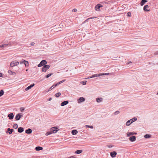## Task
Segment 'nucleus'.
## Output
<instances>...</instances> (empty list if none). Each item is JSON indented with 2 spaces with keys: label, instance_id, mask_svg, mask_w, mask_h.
I'll return each instance as SVG.
<instances>
[{
  "label": "nucleus",
  "instance_id": "20e7f679",
  "mask_svg": "<svg viewBox=\"0 0 158 158\" xmlns=\"http://www.w3.org/2000/svg\"><path fill=\"white\" fill-rule=\"evenodd\" d=\"M58 128L57 127H53L51 128L50 131L52 133H55L58 131Z\"/></svg>",
  "mask_w": 158,
  "mask_h": 158
},
{
  "label": "nucleus",
  "instance_id": "a19ab883",
  "mask_svg": "<svg viewBox=\"0 0 158 158\" xmlns=\"http://www.w3.org/2000/svg\"><path fill=\"white\" fill-rule=\"evenodd\" d=\"M65 79H64V80H63L60 81L59 82H60V84H61L63 82H64L65 81Z\"/></svg>",
  "mask_w": 158,
  "mask_h": 158
},
{
  "label": "nucleus",
  "instance_id": "39448f33",
  "mask_svg": "<svg viewBox=\"0 0 158 158\" xmlns=\"http://www.w3.org/2000/svg\"><path fill=\"white\" fill-rule=\"evenodd\" d=\"M19 64V62L16 61V60L12 62L10 64V66L11 67H13L15 66H16Z\"/></svg>",
  "mask_w": 158,
  "mask_h": 158
},
{
  "label": "nucleus",
  "instance_id": "ea45409f",
  "mask_svg": "<svg viewBox=\"0 0 158 158\" xmlns=\"http://www.w3.org/2000/svg\"><path fill=\"white\" fill-rule=\"evenodd\" d=\"M8 73L10 75H11V74L12 73V72L11 71V70H8Z\"/></svg>",
  "mask_w": 158,
  "mask_h": 158
},
{
  "label": "nucleus",
  "instance_id": "2eb2a0df",
  "mask_svg": "<svg viewBox=\"0 0 158 158\" xmlns=\"http://www.w3.org/2000/svg\"><path fill=\"white\" fill-rule=\"evenodd\" d=\"M129 140L131 142H134L136 140V137L134 136H132L130 137Z\"/></svg>",
  "mask_w": 158,
  "mask_h": 158
},
{
  "label": "nucleus",
  "instance_id": "4be33fe9",
  "mask_svg": "<svg viewBox=\"0 0 158 158\" xmlns=\"http://www.w3.org/2000/svg\"><path fill=\"white\" fill-rule=\"evenodd\" d=\"M78 132L76 130H73L72 131L71 133L73 135H76Z\"/></svg>",
  "mask_w": 158,
  "mask_h": 158
},
{
  "label": "nucleus",
  "instance_id": "9b49d317",
  "mask_svg": "<svg viewBox=\"0 0 158 158\" xmlns=\"http://www.w3.org/2000/svg\"><path fill=\"white\" fill-rule=\"evenodd\" d=\"M101 74H100V73L98 74H94L92 75V76L89 77L88 78H91L95 77H100L101 76Z\"/></svg>",
  "mask_w": 158,
  "mask_h": 158
},
{
  "label": "nucleus",
  "instance_id": "c85d7f7f",
  "mask_svg": "<svg viewBox=\"0 0 158 158\" xmlns=\"http://www.w3.org/2000/svg\"><path fill=\"white\" fill-rule=\"evenodd\" d=\"M61 94L59 92L55 94V96L56 98H58L60 95Z\"/></svg>",
  "mask_w": 158,
  "mask_h": 158
},
{
  "label": "nucleus",
  "instance_id": "c9c22d12",
  "mask_svg": "<svg viewBox=\"0 0 158 158\" xmlns=\"http://www.w3.org/2000/svg\"><path fill=\"white\" fill-rule=\"evenodd\" d=\"M86 82H87L86 81H82L81 82V83L82 84H83V85H85L86 84Z\"/></svg>",
  "mask_w": 158,
  "mask_h": 158
},
{
  "label": "nucleus",
  "instance_id": "72a5a7b5",
  "mask_svg": "<svg viewBox=\"0 0 158 158\" xmlns=\"http://www.w3.org/2000/svg\"><path fill=\"white\" fill-rule=\"evenodd\" d=\"M120 112L119 111H116L115 112H114V115H116L119 113Z\"/></svg>",
  "mask_w": 158,
  "mask_h": 158
},
{
  "label": "nucleus",
  "instance_id": "0eeeda50",
  "mask_svg": "<svg viewBox=\"0 0 158 158\" xmlns=\"http://www.w3.org/2000/svg\"><path fill=\"white\" fill-rule=\"evenodd\" d=\"M102 5L100 4H98L96 5L95 7V10L97 11H99L100 10V7H102Z\"/></svg>",
  "mask_w": 158,
  "mask_h": 158
},
{
  "label": "nucleus",
  "instance_id": "393cba45",
  "mask_svg": "<svg viewBox=\"0 0 158 158\" xmlns=\"http://www.w3.org/2000/svg\"><path fill=\"white\" fill-rule=\"evenodd\" d=\"M24 64L25 65L26 67L28 66L29 63H28V61L25 60H24Z\"/></svg>",
  "mask_w": 158,
  "mask_h": 158
},
{
  "label": "nucleus",
  "instance_id": "6e6552de",
  "mask_svg": "<svg viewBox=\"0 0 158 158\" xmlns=\"http://www.w3.org/2000/svg\"><path fill=\"white\" fill-rule=\"evenodd\" d=\"M117 154V152L115 151H113L110 153V155L112 158L115 157L116 156Z\"/></svg>",
  "mask_w": 158,
  "mask_h": 158
},
{
  "label": "nucleus",
  "instance_id": "3c124183",
  "mask_svg": "<svg viewBox=\"0 0 158 158\" xmlns=\"http://www.w3.org/2000/svg\"><path fill=\"white\" fill-rule=\"evenodd\" d=\"M51 100H52V98H49L48 99V101H51Z\"/></svg>",
  "mask_w": 158,
  "mask_h": 158
},
{
  "label": "nucleus",
  "instance_id": "f704fd0d",
  "mask_svg": "<svg viewBox=\"0 0 158 158\" xmlns=\"http://www.w3.org/2000/svg\"><path fill=\"white\" fill-rule=\"evenodd\" d=\"M7 44H4L3 45H0V48L6 47L7 46Z\"/></svg>",
  "mask_w": 158,
  "mask_h": 158
},
{
  "label": "nucleus",
  "instance_id": "f8f14e48",
  "mask_svg": "<svg viewBox=\"0 0 158 158\" xmlns=\"http://www.w3.org/2000/svg\"><path fill=\"white\" fill-rule=\"evenodd\" d=\"M35 85L34 83H33L31 85H30L27 88L25 89V90L26 91H27L31 89Z\"/></svg>",
  "mask_w": 158,
  "mask_h": 158
},
{
  "label": "nucleus",
  "instance_id": "6e6d98bb",
  "mask_svg": "<svg viewBox=\"0 0 158 158\" xmlns=\"http://www.w3.org/2000/svg\"><path fill=\"white\" fill-rule=\"evenodd\" d=\"M157 94L158 95V92L157 93Z\"/></svg>",
  "mask_w": 158,
  "mask_h": 158
},
{
  "label": "nucleus",
  "instance_id": "ddd939ff",
  "mask_svg": "<svg viewBox=\"0 0 158 158\" xmlns=\"http://www.w3.org/2000/svg\"><path fill=\"white\" fill-rule=\"evenodd\" d=\"M137 134V133L133 132H127V136L129 137L131 135H136Z\"/></svg>",
  "mask_w": 158,
  "mask_h": 158
},
{
  "label": "nucleus",
  "instance_id": "4468645a",
  "mask_svg": "<svg viewBox=\"0 0 158 158\" xmlns=\"http://www.w3.org/2000/svg\"><path fill=\"white\" fill-rule=\"evenodd\" d=\"M149 7V6L148 5H146L144 6L143 8V10L145 11H149L150 10L148 9V8Z\"/></svg>",
  "mask_w": 158,
  "mask_h": 158
},
{
  "label": "nucleus",
  "instance_id": "58836bf2",
  "mask_svg": "<svg viewBox=\"0 0 158 158\" xmlns=\"http://www.w3.org/2000/svg\"><path fill=\"white\" fill-rule=\"evenodd\" d=\"M127 16L130 17L131 16V13L130 12H128L127 14Z\"/></svg>",
  "mask_w": 158,
  "mask_h": 158
},
{
  "label": "nucleus",
  "instance_id": "a878e982",
  "mask_svg": "<svg viewBox=\"0 0 158 158\" xmlns=\"http://www.w3.org/2000/svg\"><path fill=\"white\" fill-rule=\"evenodd\" d=\"M82 152V150H77L75 152V153L77 154L81 153Z\"/></svg>",
  "mask_w": 158,
  "mask_h": 158
},
{
  "label": "nucleus",
  "instance_id": "4c0bfd02",
  "mask_svg": "<svg viewBox=\"0 0 158 158\" xmlns=\"http://www.w3.org/2000/svg\"><path fill=\"white\" fill-rule=\"evenodd\" d=\"M106 146L108 147L109 148H111L113 146V145H107Z\"/></svg>",
  "mask_w": 158,
  "mask_h": 158
},
{
  "label": "nucleus",
  "instance_id": "e433bc0d",
  "mask_svg": "<svg viewBox=\"0 0 158 158\" xmlns=\"http://www.w3.org/2000/svg\"><path fill=\"white\" fill-rule=\"evenodd\" d=\"M20 110L21 112H23L24 110V108L23 107H21L20 108Z\"/></svg>",
  "mask_w": 158,
  "mask_h": 158
},
{
  "label": "nucleus",
  "instance_id": "a18cd8bd",
  "mask_svg": "<svg viewBox=\"0 0 158 158\" xmlns=\"http://www.w3.org/2000/svg\"><path fill=\"white\" fill-rule=\"evenodd\" d=\"M35 43L33 42H32L31 43V45H32V46H33L34 45Z\"/></svg>",
  "mask_w": 158,
  "mask_h": 158
},
{
  "label": "nucleus",
  "instance_id": "9d476101",
  "mask_svg": "<svg viewBox=\"0 0 158 158\" xmlns=\"http://www.w3.org/2000/svg\"><path fill=\"white\" fill-rule=\"evenodd\" d=\"M14 115L12 113H10L8 115L7 117H9L10 119L11 120L13 118Z\"/></svg>",
  "mask_w": 158,
  "mask_h": 158
},
{
  "label": "nucleus",
  "instance_id": "7c9ffc66",
  "mask_svg": "<svg viewBox=\"0 0 158 158\" xmlns=\"http://www.w3.org/2000/svg\"><path fill=\"white\" fill-rule=\"evenodd\" d=\"M53 74L52 73H49L48 74L46 75L45 76V77L47 78H48L50 77Z\"/></svg>",
  "mask_w": 158,
  "mask_h": 158
},
{
  "label": "nucleus",
  "instance_id": "c756f323",
  "mask_svg": "<svg viewBox=\"0 0 158 158\" xmlns=\"http://www.w3.org/2000/svg\"><path fill=\"white\" fill-rule=\"evenodd\" d=\"M13 127L15 129H16L18 127V125L17 124L15 123L13 125Z\"/></svg>",
  "mask_w": 158,
  "mask_h": 158
},
{
  "label": "nucleus",
  "instance_id": "423d86ee",
  "mask_svg": "<svg viewBox=\"0 0 158 158\" xmlns=\"http://www.w3.org/2000/svg\"><path fill=\"white\" fill-rule=\"evenodd\" d=\"M23 114L22 113H19L16 115L15 118L16 120H19L23 116Z\"/></svg>",
  "mask_w": 158,
  "mask_h": 158
},
{
  "label": "nucleus",
  "instance_id": "79ce46f5",
  "mask_svg": "<svg viewBox=\"0 0 158 158\" xmlns=\"http://www.w3.org/2000/svg\"><path fill=\"white\" fill-rule=\"evenodd\" d=\"M60 82H58L57 84H56L55 85V86H57L58 85L60 84Z\"/></svg>",
  "mask_w": 158,
  "mask_h": 158
},
{
  "label": "nucleus",
  "instance_id": "864d4df0",
  "mask_svg": "<svg viewBox=\"0 0 158 158\" xmlns=\"http://www.w3.org/2000/svg\"><path fill=\"white\" fill-rule=\"evenodd\" d=\"M132 63V62H131V61H130L128 62L127 63V64H129L130 63Z\"/></svg>",
  "mask_w": 158,
  "mask_h": 158
},
{
  "label": "nucleus",
  "instance_id": "bb28decb",
  "mask_svg": "<svg viewBox=\"0 0 158 158\" xmlns=\"http://www.w3.org/2000/svg\"><path fill=\"white\" fill-rule=\"evenodd\" d=\"M55 87V85H53L49 88V89L48 90V91H47V92H48L50 91L52 89Z\"/></svg>",
  "mask_w": 158,
  "mask_h": 158
},
{
  "label": "nucleus",
  "instance_id": "de8ad7c7",
  "mask_svg": "<svg viewBox=\"0 0 158 158\" xmlns=\"http://www.w3.org/2000/svg\"><path fill=\"white\" fill-rule=\"evenodd\" d=\"M16 74V73L14 72H13L12 74H11V75H15Z\"/></svg>",
  "mask_w": 158,
  "mask_h": 158
},
{
  "label": "nucleus",
  "instance_id": "7ed1b4c3",
  "mask_svg": "<svg viewBox=\"0 0 158 158\" xmlns=\"http://www.w3.org/2000/svg\"><path fill=\"white\" fill-rule=\"evenodd\" d=\"M50 66L48 65H45L42 68V71L43 72H45L47 70L49 69Z\"/></svg>",
  "mask_w": 158,
  "mask_h": 158
},
{
  "label": "nucleus",
  "instance_id": "2f4dec72",
  "mask_svg": "<svg viewBox=\"0 0 158 158\" xmlns=\"http://www.w3.org/2000/svg\"><path fill=\"white\" fill-rule=\"evenodd\" d=\"M85 127H87L93 129V126H89V125H85Z\"/></svg>",
  "mask_w": 158,
  "mask_h": 158
},
{
  "label": "nucleus",
  "instance_id": "cd10ccee",
  "mask_svg": "<svg viewBox=\"0 0 158 158\" xmlns=\"http://www.w3.org/2000/svg\"><path fill=\"white\" fill-rule=\"evenodd\" d=\"M4 92L3 90H1L0 91V97L2 96L4 94Z\"/></svg>",
  "mask_w": 158,
  "mask_h": 158
},
{
  "label": "nucleus",
  "instance_id": "603ef678",
  "mask_svg": "<svg viewBox=\"0 0 158 158\" xmlns=\"http://www.w3.org/2000/svg\"><path fill=\"white\" fill-rule=\"evenodd\" d=\"M0 77H2V74L1 73H0Z\"/></svg>",
  "mask_w": 158,
  "mask_h": 158
},
{
  "label": "nucleus",
  "instance_id": "a211bd4d",
  "mask_svg": "<svg viewBox=\"0 0 158 158\" xmlns=\"http://www.w3.org/2000/svg\"><path fill=\"white\" fill-rule=\"evenodd\" d=\"M32 132V131L30 128H28L25 131V132L27 134H30Z\"/></svg>",
  "mask_w": 158,
  "mask_h": 158
},
{
  "label": "nucleus",
  "instance_id": "f257e3e1",
  "mask_svg": "<svg viewBox=\"0 0 158 158\" xmlns=\"http://www.w3.org/2000/svg\"><path fill=\"white\" fill-rule=\"evenodd\" d=\"M137 120V118H136L134 117L132 118L127 121L126 123V124L127 126H129L132 123L136 121Z\"/></svg>",
  "mask_w": 158,
  "mask_h": 158
},
{
  "label": "nucleus",
  "instance_id": "5fc2aeb1",
  "mask_svg": "<svg viewBox=\"0 0 158 158\" xmlns=\"http://www.w3.org/2000/svg\"><path fill=\"white\" fill-rule=\"evenodd\" d=\"M90 18H89L88 19H89ZM88 20V19H86L85 21L83 23H85V22L87 21Z\"/></svg>",
  "mask_w": 158,
  "mask_h": 158
},
{
  "label": "nucleus",
  "instance_id": "c03bdc74",
  "mask_svg": "<svg viewBox=\"0 0 158 158\" xmlns=\"http://www.w3.org/2000/svg\"><path fill=\"white\" fill-rule=\"evenodd\" d=\"M77 11V10L76 9H73L72 10V11L73 12H75L76 11Z\"/></svg>",
  "mask_w": 158,
  "mask_h": 158
},
{
  "label": "nucleus",
  "instance_id": "412c9836",
  "mask_svg": "<svg viewBox=\"0 0 158 158\" xmlns=\"http://www.w3.org/2000/svg\"><path fill=\"white\" fill-rule=\"evenodd\" d=\"M147 1L146 0H142L140 3V4L141 6H143V5H144L145 3L147 2Z\"/></svg>",
  "mask_w": 158,
  "mask_h": 158
},
{
  "label": "nucleus",
  "instance_id": "6ab92c4d",
  "mask_svg": "<svg viewBox=\"0 0 158 158\" xmlns=\"http://www.w3.org/2000/svg\"><path fill=\"white\" fill-rule=\"evenodd\" d=\"M24 131V128L21 127L18 128V131L19 133H22Z\"/></svg>",
  "mask_w": 158,
  "mask_h": 158
},
{
  "label": "nucleus",
  "instance_id": "37998d69",
  "mask_svg": "<svg viewBox=\"0 0 158 158\" xmlns=\"http://www.w3.org/2000/svg\"><path fill=\"white\" fill-rule=\"evenodd\" d=\"M154 54L155 55H158V51H156L154 53Z\"/></svg>",
  "mask_w": 158,
  "mask_h": 158
},
{
  "label": "nucleus",
  "instance_id": "f3484780",
  "mask_svg": "<svg viewBox=\"0 0 158 158\" xmlns=\"http://www.w3.org/2000/svg\"><path fill=\"white\" fill-rule=\"evenodd\" d=\"M68 103H69V102L68 101H64L62 102L61 103L60 105L61 106H64L66 105Z\"/></svg>",
  "mask_w": 158,
  "mask_h": 158
},
{
  "label": "nucleus",
  "instance_id": "5701e85b",
  "mask_svg": "<svg viewBox=\"0 0 158 158\" xmlns=\"http://www.w3.org/2000/svg\"><path fill=\"white\" fill-rule=\"evenodd\" d=\"M151 135L149 134H146L144 135V137L146 139H148L151 138Z\"/></svg>",
  "mask_w": 158,
  "mask_h": 158
},
{
  "label": "nucleus",
  "instance_id": "09e8293b",
  "mask_svg": "<svg viewBox=\"0 0 158 158\" xmlns=\"http://www.w3.org/2000/svg\"><path fill=\"white\" fill-rule=\"evenodd\" d=\"M24 60L23 61H21L20 62V64H24Z\"/></svg>",
  "mask_w": 158,
  "mask_h": 158
},
{
  "label": "nucleus",
  "instance_id": "aec40b11",
  "mask_svg": "<svg viewBox=\"0 0 158 158\" xmlns=\"http://www.w3.org/2000/svg\"><path fill=\"white\" fill-rule=\"evenodd\" d=\"M43 149V148L40 146H37L35 148V150L37 151L42 150Z\"/></svg>",
  "mask_w": 158,
  "mask_h": 158
},
{
  "label": "nucleus",
  "instance_id": "8fccbe9b",
  "mask_svg": "<svg viewBox=\"0 0 158 158\" xmlns=\"http://www.w3.org/2000/svg\"><path fill=\"white\" fill-rule=\"evenodd\" d=\"M69 158H76V157H75L74 156H72L70 157H69Z\"/></svg>",
  "mask_w": 158,
  "mask_h": 158
},
{
  "label": "nucleus",
  "instance_id": "f03ea898",
  "mask_svg": "<svg viewBox=\"0 0 158 158\" xmlns=\"http://www.w3.org/2000/svg\"><path fill=\"white\" fill-rule=\"evenodd\" d=\"M47 63V62L46 60H43L40 62V64L38 65V67H41L46 65Z\"/></svg>",
  "mask_w": 158,
  "mask_h": 158
},
{
  "label": "nucleus",
  "instance_id": "b1692460",
  "mask_svg": "<svg viewBox=\"0 0 158 158\" xmlns=\"http://www.w3.org/2000/svg\"><path fill=\"white\" fill-rule=\"evenodd\" d=\"M102 98H97L96 99V101L98 102H101L102 100Z\"/></svg>",
  "mask_w": 158,
  "mask_h": 158
},
{
  "label": "nucleus",
  "instance_id": "dca6fc26",
  "mask_svg": "<svg viewBox=\"0 0 158 158\" xmlns=\"http://www.w3.org/2000/svg\"><path fill=\"white\" fill-rule=\"evenodd\" d=\"M14 130L12 129H10V128H8L7 129V131L6 133H9L10 134H11L12 133V132H13Z\"/></svg>",
  "mask_w": 158,
  "mask_h": 158
},
{
  "label": "nucleus",
  "instance_id": "1a4fd4ad",
  "mask_svg": "<svg viewBox=\"0 0 158 158\" xmlns=\"http://www.w3.org/2000/svg\"><path fill=\"white\" fill-rule=\"evenodd\" d=\"M85 100V99L83 97H80L77 100V102L78 103H80L84 102Z\"/></svg>",
  "mask_w": 158,
  "mask_h": 158
},
{
  "label": "nucleus",
  "instance_id": "473e14b6",
  "mask_svg": "<svg viewBox=\"0 0 158 158\" xmlns=\"http://www.w3.org/2000/svg\"><path fill=\"white\" fill-rule=\"evenodd\" d=\"M52 132H51V131H50L46 133L45 135L47 136L48 135H49L51 134Z\"/></svg>",
  "mask_w": 158,
  "mask_h": 158
},
{
  "label": "nucleus",
  "instance_id": "49530a36",
  "mask_svg": "<svg viewBox=\"0 0 158 158\" xmlns=\"http://www.w3.org/2000/svg\"><path fill=\"white\" fill-rule=\"evenodd\" d=\"M100 74H103V75H101V76H102V75H108L109 74L108 73H100Z\"/></svg>",
  "mask_w": 158,
  "mask_h": 158
}]
</instances>
